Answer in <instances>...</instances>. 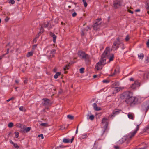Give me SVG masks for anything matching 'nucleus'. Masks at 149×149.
<instances>
[{
	"mask_svg": "<svg viewBox=\"0 0 149 149\" xmlns=\"http://www.w3.org/2000/svg\"><path fill=\"white\" fill-rule=\"evenodd\" d=\"M87 137V136L86 135H85L84 136H82L81 137V139H83L84 138H86Z\"/></svg>",
	"mask_w": 149,
	"mask_h": 149,
	"instance_id": "a19ab883",
	"label": "nucleus"
},
{
	"mask_svg": "<svg viewBox=\"0 0 149 149\" xmlns=\"http://www.w3.org/2000/svg\"><path fill=\"white\" fill-rule=\"evenodd\" d=\"M84 68H82L80 69L79 71L81 73H83L84 72Z\"/></svg>",
	"mask_w": 149,
	"mask_h": 149,
	"instance_id": "7c9ffc66",
	"label": "nucleus"
},
{
	"mask_svg": "<svg viewBox=\"0 0 149 149\" xmlns=\"http://www.w3.org/2000/svg\"><path fill=\"white\" fill-rule=\"evenodd\" d=\"M42 100L44 101V102H42V103L43 106H50L52 104L50 100L49 99L44 98H43Z\"/></svg>",
	"mask_w": 149,
	"mask_h": 149,
	"instance_id": "0eeeda50",
	"label": "nucleus"
},
{
	"mask_svg": "<svg viewBox=\"0 0 149 149\" xmlns=\"http://www.w3.org/2000/svg\"><path fill=\"white\" fill-rule=\"evenodd\" d=\"M23 106H21L19 107V109L21 111H23Z\"/></svg>",
	"mask_w": 149,
	"mask_h": 149,
	"instance_id": "6e6d98bb",
	"label": "nucleus"
},
{
	"mask_svg": "<svg viewBox=\"0 0 149 149\" xmlns=\"http://www.w3.org/2000/svg\"><path fill=\"white\" fill-rule=\"evenodd\" d=\"M40 125L42 126L46 127L47 125V124L45 123H42L40 124Z\"/></svg>",
	"mask_w": 149,
	"mask_h": 149,
	"instance_id": "c9c22d12",
	"label": "nucleus"
},
{
	"mask_svg": "<svg viewBox=\"0 0 149 149\" xmlns=\"http://www.w3.org/2000/svg\"><path fill=\"white\" fill-rule=\"evenodd\" d=\"M22 125L21 124L19 123L17 124V126L20 128H21L22 127Z\"/></svg>",
	"mask_w": 149,
	"mask_h": 149,
	"instance_id": "864d4df0",
	"label": "nucleus"
},
{
	"mask_svg": "<svg viewBox=\"0 0 149 149\" xmlns=\"http://www.w3.org/2000/svg\"><path fill=\"white\" fill-rule=\"evenodd\" d=\"M116 70H114V72L112 74H111V75H110V77H112L115 74H116Z\"/></svg>",
	"mask_w": 149,
	"mask_h": 149,
	"instance_id": "37998d69",
	"label": "nucleus"
},
{
	"mask_svg": "<svg viewBox=\"0 0 149 149\" xmlns=\"http://www.w3.org/2000/svg\"><path fill=\"white\" fill-rule=\"evenodd\" d=\"M70 67V65L69 64L66 65L65 67L63 68V69L64 70H68L69 69Z\"/></svg>",
	"mask_w": 149,
	"mask_h": 149,
	"instance_id": "c85d7f7f",
	"label": "nucleus"
},
{
	"mask_svg": "<svg viewBox=\"0 0 149 149\" xmlns=\"http://www.w3.org/2000/svg\"><path fill=\"white\" fill-rule=\"evenodd\" d=\"M5 55V54H3V55H2L1 56H0V60Z\"/></svg>",
	"mask_w": 149,
	"mask_h": 149,
	"instance_id": "13d9d810",
	"label": "nucleus"
},
{
	"mask_svg": "<svg viewBox=\"0 0 149 149\" xmlns=\"http://www.w3.org/2000/svg\"><path fill=\"white\" fill-rule=\"evenodd\" d=\"M94 118V116L93 115H91L89 117V119L91 120H93Z\"/></svg>",
	"mask_w": 149,
	"mask_h": 149,
	"instance_id": "c756f323",
	"label": "nucleus"
},
{
	"mask_svg": "<svg viewBox=\"0 0 149 149\" xmlns=\"http://www.w3.org/2000/svg\"><path fill=\"white\" fill-rule=\"evenodd\" d=\"M129 80L131 81H133L134 80V79L133 78H130L129 79Z\"/></svg>",
	"mask_w": 149,
	"mask_h": 149,
	"instance_id": "0e129e2a",
	"label": "nucleus"
},
{
	"mask_svg": "<svg viewBox=\"0 0 149 149\" xmlns=\"http://www.w3.org/2000/svg\"><path fill=\"white\" fill-rule=\"evenodd\" d=\"M109 52V48H106L101 56L100 60L97 63V65L100 66L105 65L106 63V59L105 58Z\"/></svg>",
	"mask_w": 149,
	"mask_h": 149,
	"instance_id": "f03ea898",
	"label": "nucleus"
},
{
	"mask_svg": "<svg viewBox=\"0 0 149 149\" xmlns=\"http://www.w3.org/2000/svg\"><path fill=\"white\" fill-rule=\"evenodd\" d=\"M15 137L16 138H17L19 136V133L18 132H15Z\"/></svg>",
	"mask_w": 149,
	"mask_h": 149,
	"instance_id": "f704fd0d",
	"label": "nucleus"
},
{
	"mask_svg": "<svg viewBox=\"0 0 149 149\" xmlns=\"http://www.w3.org/2000/svg\"><path fill=\"white\" fill-rule=\"evenodd\" d=\"M98 65H97L95 67L96 68L97 70H98L100 68H99L98 67Z\"/></svg>",
	"mask_w": 149,
	"mask_h": 149,
	"instance_id": "69168bd1",
	"label": "nucleus"
},
{
	"mask_svg": "<svg viewBox=\"0 0 149 149\" xmlns=\"http://www.w3.org/2000/svg\"><path fill=\"white\" fill-rule=\"evenodd\" d=\"M128 117L130 119H133L134 118V116L131 113H128Z\"/></svg>",
	"mask_w": 149,
	"mask_h": 149,
	"instance_id": "a878e982",
	"label": "nucleus"
},
{
	"mask_svg": "<svg viewBox=\"0 0 149 149\" xmlns=\"http://www.w3.org/2000/svg\"><path fill=\"white\" fill-rule=\"evenodd\" d=\"M94 109L96 111H99L101 110V109L100 107H97V105L96 103H94L93 104Z\"/></svg>",
	"mask_w": 149,
	"mask_h": 149,
	"instance_id": "2eb2a0df",
	"label": "nucleus"
},
{
	"mask_svg": "<svg viewBox=\"0 0 149 149\" xmlns=\"http://www.w3.org/2000/svg\"><path fill=\"white\" fill-rule=\"evenodd\" d=\"M38 136L39 137H41L42 139H43L44 138L42 134H41L40 135H38Z\"/></svg>",
	"mask_w": 149,
	"mask_h": 149,
	"instance_id": "09e8293b",
	"label": "nucleus"
},
{
	"mask_svg": "<svg viewBox=\"0 0 149 149\" xmlns=\"http://www.w3.org/2000/svg\"><path fill=\"white\" fill-rule=\"evenodd\" d=\"M9 18H8V17H6L5 19V22H7L9 20Z\"/></svg>",
	"mask_w": 149,
	"mask_h": 149,
	"instance_id": "49530a36",
	"label": "nucleus"
},
{
	"mask_svg": "<svg viewBox=\"0 0 149 149\" xmlns=\"http://www.w3.org/2000/svg\"><path fill=\"white\" fill-rule=\"evenodd\" d=\"M146 44L148 47H149V39L148 40V41L146 43Z\"/></svg>",
	"mask_w": 149,
	"mask_h": 149,
	"instance_id": "c03bdc74",
	"label": "nucleus"
},
{
	"mask_svg": "<svg viewBox=\"0 0 149 149\" xmlns=\"http://www.w3.org/2000/svg\"><path fill=\"white\" fill-rule=\"evenodd\" d=\"M9 49L8 48L7 49V52L6 54H5V55L8 54L9 52Z\"/></svg>",
	"mask_w": 149,
	"mask_h": 149,
	"instance_id": "bf43d9fd",
	"label": "nucleus"
},
{
	"mask_svg": "<svg viewBox=\"0 0 149 149\" xmlns=\"http://www.w3.org/2000/svg\"><path fill=\"white\" fill-rule=\"evenodd\" d=\"M77 15V14L76 13L74 12L72 14V15L73 17H75Z\"/></svg>",
	"mask_w": 149,
	"mask_h": 149,
	"instance_id": "a18cd8bd",
	"label": "nucleus"
},
{
	"mask_svg": "<svg viewBox=\"0 0 149 149\" xmlns=\"http://www.w3.org/2000/svg\"><path fill=\"white\" fill-rule=\"evenodd\" d=\"M14 99V97H11V98H10V99L7 100V102H8L10 101L11 100Z\"/></svg>",
	"mask_w": 149,
	"mask_h": 149,
	"instance_id": "de8ad7c7",
	"label": "nucleus"
},
{
	"mask_svg": "<svg viewBox=\"0 0 149 149\" xmlns=\"http://www.w3.org/2000/svg\"><path fill=\"white\" fill-rule=\"evenodd\" d=\"M49 21H47L44 22L43 24L45 28L47 27L49 25Z\"/></svg>",
	"mask_w": 149,
	"mask_h": 149,
	"instance_id": "412c9836",
	"label": "nucleus"
},
{
	"mask_svg": "<svg viewBox=\"0 0 149 149\" xmlns=\"http://www.w3.org/2000/svg\"><path fill=\"white\" fill-rule=\"evenodd\" d=\"M140 125V124L137 125L136 126V129L134 130V131H135L136 132H137V131H138L139 129Z\"/></svg>",
	"mask_w": 149,
	"mask_h": 149,
	"instance_id": "4c0bfd02",
	"label": "nucleus"
},
{
	"mask_svg": "<svg viewBox=\"0 0 149 149\" xmlns=\"http://www.w3.org/2000/svg\"><path fill=\"white\" fill-rule=\"evenodd\" d=\"M108 58L109 59V63L110 61H113L114 60V55L113 54H111L108 56Z\"/></svg>",
	"mask_w": 149,
	"mask_h": 149,
	"instance_id": "dca6fc26",
	"label": "nucleus"
},
{
	"mask_svg": "<svg viewBox=\"0 0 149 149\" xmlns=\"http://www.w3.org/2000/svg\"><path fill=\"white\" fill-rule=\"evenodd\" d=\"M110 81L107 80H104L102 81L103 83H107L109 82Z\"/></svg>",
	"mask_w": 149,
	"mask_h": 149,
	"instance_id": "58836bf2",
	"label": "nucleus"
},
{
	"mask_svg": "<svg viewBox=\"0 0 149 149\" xmlns=\"http://www.w3.org/2000/svg\"><path fill=\"white\" fill-rule=\"evenodd\" d=\"M10 142L11 144H12L13 145V146L15 148L17 149L19 148V146L17 143H14V142H13L12 140H10Z\"/></svg>",
	"mask_w": 149,
	"mask_h": 149,
	"instance_id": "6ab92c4d",
	"label": "nucleus"
},
{
	"mask_svg": "<svg viewBox=\"0 0 149 149\" xmlns=\"http://www.w3.org/2000/svg\"><path fill=\"white\" fill-rule=\"evenodd\" d=\"M24 129H23V126L21 128V130H20V132L22 133H24V132H23Z\"/></svg>",
	"mask_w": 149,
	"mask_h": 149,
	"instance_id": "8fccbe9b",
	"label": "nucleus"
},
{
	"mask_svg": "<svg viewBox=\"0 0 149 149\" xmlns=\"http://www.w3.org/2000/svg\"><path fill=\"white\" fill-rule=\"evenodd\" d=\"M82 1L83 3L84 6L85 7H86L87 6V3L86 2V0H82Z\"/></svg>",
	"mask_w": 149,
	"mask_h": 149,
	"instance_id": "2f4dec72",
	"label": "nucleus"
},
{
	"mask_svg": "<svg viewBox=\"0 0 149 149\" xmlns=\"http://www.w3.org/2000/svg\"><path fill=\"white\" fill-rule=\"evenodd\" d=\"M101 20V19L100 18H98L96 19V22L95 23L97 24H100V23H99V22Z\"/></svg>",
	"mask_w": 149,
	"mask_h": 149,
	"instance_id": "473e14b6",
	"label": "nucleus"
},
{
	"mask_svg": "<svg viewBox=\"0 0 149 149\" xmlns=\"http://www.w3.org/2000/svg\"><path fill=\"white\" fill-rule=\"evenodd\" d=\"M86 54L84 52L81 51H79L77 53L79 56L82 59L83 58Z\"/></svg>",
	"mask_w": 149,
	"mask_h": 149,
	"instance_id": "1a4fd4ad",
	"label": "nucleus"
},
{
	"mask_svg": "<svg viewBox=\"0 0 149 149\" xmlns=\"http://www.w3.org/2000/svg\"><path fill=\"white\" fill-rule=\"evenodd\" d=\"M74 139V137H72V138L71 139L70 141L71 143H72V142Z\"/></svg>",
	"mask_w": 149,
	"mask_h": 149,
	"instance_id": "4d7b16f0",
	"label": "nucleus"
},
{
	"mask_svg": "<svg viewBox=\"0 0 149 149\" xmlns=\"http://www.w3.org/2000/svg\"><path fill=\"white\" fill-rule=\"evenodd\" d=\"M43 32H42V31H39L38 32V35H40V34H41Z\"/></svg>",
	"mask_w": 149,
	"mask_h": 149,
	"instance_id": "680f3d73",
	"label": "nucleus"
},
{
	"mask_svg": "<svg viewBox=\"0 0 149 149\" xmlns=\"http://www.w3.org/2000/svg\"><path fill=\"white\" fill-rule=\"evenodd\" d=\"M116 43V42H114L111 48L112 50H116L120 46L119 45H117Z\"/></svg>",
	"mask_w": 149,
	"mask_h": 149,
	"instance_id": "4468645a",
	"label": "nucleus"
},
{
	"mask_svg": "<svg viewBox=\"0 0 149 149\" xmlns=\"http://www.w3.org/2000/svg\"><path fill=\"white\" fill-rule=\"evenodd\" d=\"M63 142L65 143H67L70 142V140L68 139L64 138L63 139Z\"/></svg>",
	"mask_w": 149,
	"mask_h": 149,
	"instance_id": "393cba45",
	"label": "nucleus"
},
{
	"mask_svg": "<svg viewBox=\"0 0 149 149\" xmlns=\"http://www.w3.org/2000/svg\"><path fill=\"white\" fill-rule=\"evenodd\" d=\"M100 24H97L95 23L93 25V27L95 30H97L99 28L100 26Z\"/></svg>",
	"mask_w": 149,
	"mask_h": 149,
	"instance_id": "f3484780",
	"label": "nucleus"
},
{
	"mask_svg": "<svg viewBox=\"0 0 149 149\" xmlns=\"http://www.w3.org/2000/svg\"><path fill=\"white\" fill-rule=\"evenodd\" d=\"M143 77L146 79L149 78V72H146L143 74Z\"/></svg>",
	"mask_w": 149,
	"mask_h": 149,
	"instance_id": "a211bd4d",
	"label": "nucleus"
},
{
	"mask_svg": "<svg viewBox=\"0 0 149 149\" xmlns=\"http://www.w3.org/2000/svg\"><path fill=\"white\" fill-rule=\"evenodd\" d=\"M129 37L128 35H127L126 36L125 38V40L126 41H128L129 40Z\"/></svg>",
	"mask_w": 149,
	"mask_h": 149,
	"instance_id": "ea45409f",
	"label": "nucleus"
},
{
	"mask_svg": "<svg viewBox=\"0 0 149 149\" xmlns=\"http://www.w3.org/2000/svg\"><path fill=\"white\" fill-rule=\"evenodd\" d=\"M121 111V109H116L114 110L113 112V114L111 115V117H114L116 115L119 114L120 112Z\"/></svg>",
	"mask_w": 149,
	"mask_h": 149,
	"instance_id": "9b49d317",
	"label": "nucleus"
},
{
	"mask_svg": "<svg viewBox=\"0 0 149 149\" xmlns=\"http://www.w3.org/2000/svg\"><path fill=\"white\" fill-rule=\"evenodd\" d=\"M9 3H11V4H14L15 1L14 0H9Z\"/></svg>",
	"mask_w": 149,
	"mask_h": 149,
	"instance_id": "e433bc0d",
	"label": "nucleus"
},
{
	"mask_svg": "<svg viewBox=\"0 0 149 149\" xmlns=\"http://www.w3.org/2000/svg\"><path fill=\"white\" fill-rule=\"evenodd\" d=\"M149 109V105L146 108V112Z\"/></svg>",
	"mask_w": 149,
	"mask_h": 149,
	"instance_id": "5fc2aeb1",
	"label": "nucleus"
},
{
	"mask_svg": "<svg viewBox=\"0 0 149 149\" xmlns=\"http://www.w3.org/2000/svg\"><path fill=\"white\" fill-rule=\"evenodd\" d=\"M61 72H58L56 73V74L54 75V77L55 79H57L58 77V76L61 75Z\"/></svg>",
	"mask_w": 149,
	"mask_h": 149,
	"instance_id": "b1692460",
	"label": "nucleus"
},
{
	"mask_svg": "<svg viewBox=\"0 0 149 149\" xmlns=\"http://www.w3.org/2000/svg\"><path fill=\"white\" fill-rule=\"evenodd\" d=\"M136 132H136L135 131H134V132H131L130 133V135H129L130 138H132L135 135V134Z\"/></svg>",
	"mask_w": 149,
	"mask_h": 149,
	"instance_id": "aec40b11",
	"label": "nucleus"
},
{
	"mask_svg": "<svg viewBox=\"0 0 149 149\" xmlns=\"http://www.w3.org/2000/svg\"><path fill=\"white\" fill-rule=\"evenodd\" d=\"M147 148V147L146 146H145L143 148H139L137 149H146Z\"/></svg>",
	"mask_w": 149,
	"mask_h": 149,
	"instance_id": "e2e57ef3",
	"label": "nucleus"
},
{
	"mask_svg": "<svg viewBox=\"0 0 149 149\" xmlns=\"http://www.w3.org/2000/svg\"><path fill=\"white\" fill-rule=\"evenodd\" d=\"M114 148L115 149H119V147L117 146H115L114 147Z\"/></svg>",
	"mask_w": 149,
	"mask_h": 149,
	"instance_id": "338daca9",
	"label": "nucleus"
},
{
	"mask_svg": "<svg viewBox=\"0 0 149 149\" xmlns=\"http://www.w3.org/2000/svg\"><path fill=\"white\" fill-rule=\"evenodd\" d=\"M23 129L24 131L23 132H24V133H27L28 132H29L31 129V127H26V126L25 125L23 126Z\"/></svg>",
	"mask_w": 149,
	"mask_h": 149,
	"instance_id": "ddd939ff",
	"label": "nucleus"
},
{
	"mask_svg": "<svg viewBox=\"0 0 149 149\" xmlns=\"http://www.w3.org/2000/svg\"><path fill=\"white\" fill-rule=\"evenodd\" d=\"M67 118L70 120H72L74 119V116L70 115H68L67 116Z\"/></svg>",
	"mask_w": 149,
	"mask_h": 149,
	"instance_id": "bb28decb",
	"label": "nucleus"
},
{
	"mask_svg": "<svg viewBox=\"0 0 149 149\" xmlns=\"http://www.w3.org/2000/svg\"><path fill=\"white\" fill-rule=\"evenodd\" d=\"M55 53V51L53 50L50 51V54L48 56L49 59H50L51 58L54 56V54Z\"/></svg>",
	"mask_w": 149,
	"mask_h": 149,
	"instance_id": "f8f14e48",
	"label": "nucleus"
},
{
	"mask_svg": "<svg viewBox=\"0 0 149 149\" xmlns=\"http://www.w3.org/2000/svg\"><path fill=\"white\" fill-rule=\"evenodd\" d=\"M37 39L36 38H35L33 40V42L34 43H36V41H37Z\"/></svg>",
	"mask_w": 149,
	"mask_h": 149,
	"instance_id": "052dcab7",
	"label": "nucleus"
},
{
	"mask_svg": "<svg viewBox=\"0 0 149 149\" xmlns=\"http://www.w3.org/2000/svg\"><path fill=\"white\" fill-rule=\"evenodd\" d=\"M133 93L130 91H126L121 94L120 97L127 106L133 107L138 103L137 99L133 96Z\"/></svg>",
	"mask_w": 149,
	"mask_h": 149,
	"instance_id": "f257e3e1",
	"label": "nucleus"
},
{
	"mask_svg": "<svg viewBox=\"0 0 149 149\" xmlns=\"http://www.w3.org/2000/svg\"><path fill=\"white\" fill-rule=\"evenodd\" d=\"M82 59H84L86 63H87L90 61V56L89 55L86 54Z\"/></svg>",
	"mask_w": 149,
	"mask_h": 149,
	"instance_id": "6e6552de",
	"label": "nucleus"
},
{
	"mask_svg": "<svg viewBox=\"0 0 149 149\" xmlns=\"http://www.w3.org/2000/svg\"><path fill=\"white\" fill-rule=\"evenodd\" d=\"M138 56L139 58L142 59L144 57V55L143 53H141L138 54Z\"/></svg>",
	"mask_w": 149,
	"mask_h": 149,
	"instance_id": "5701e85b",
	"label": "nucleus"
},
{
	"mask_svg": "<svg viewBox=\"0 0 149 149\" xmlns=\"http://www.w3.org/2000/svg\"><path fill=\"white\" fill-rule=\"evenodd\" d=\"M13 123L12 122H10L8 124V126L10 127L11 128L13 127Z\"/></svg>",
	"mask_w": 149,
	"mask_h": 149,
	"instance_id": "72a5a7b5",
	"label": "nucleus"
},
{
	"mask_svg": "<svg viewBox=\"0 0 149 149\" xmlns=\"http://www.w3.org/2000/svg\"><path fill=\"white\" fill-rule=\"evenodd\" d=\"M40 31H41L42 32H43L44 31V29L43 27L42 26H41L40 29Z\"/></svg>",
	"mask_w": 149,
	"mask_h": 149,
	"instance_id": "603ef678",
	"label": "nucleus"
},
{
	"mask_svg": "<svg viewBox=\"0 0 149 149\" xmlns=\"http://www.w3.org/2000/svg\"><path fill=\"white\" fill-rule=\"evenodd\" d=\"M116 70H114V72L112 74H111V75H110V77H112L115 74H116Z\"/></svg>",
	"mask_w": 149,
	"mask_h": 149,
	"instance_id": "79ce46f5",
	"label": "nucleus"
},
{
	"mask_svg": "<svg viewBox=\"0 0 149 149\" xmlns=\"http://www.w3.org/2000/svg\"><path fill=\"white\" fill-rule=\"evenodd\" d=\"M140 86V83L138 81H135L134 83L132 84L129 87V88L132 90H135L136 86L139 87Z\"/></svg>",
	"mask_w": 149,
	"mask_h": 149,
	"instance_id": "423d86ee",
	"label": "nucleus"
},
{
	"mask_svg": "<svg viewBox=\"0 0 149 149\" xmlns=\"http://www.w3.org/2000/svg\"><path fill=\"white\" fill-rule=\"evenodd\" d=\"M33 55V52H28L26 56L27 57H29L31 56H32Z\"/></svg>",
	"mask_w": 149,
	"mask_h": 149,
	"instance_id": "cd10ccee",
	"label": "nucleus"
},
{
	"mask_svg": "<svg viewBox=\"0 0 149 149\" xmlns=\"http://www.w3.org/2000/svg\"><path fill=\"white\" fill-rule=\"evenodd\" d=\"M121 90L120 87H116L114 88V91L115 92H115L116 93L118 92L120 90Z\"/></svg>",
	"mask_w": 149,
	"mask_h": 149,
	"instance_id": "4be33fe9",
	"label": "nucleus"
},
{
	"mask_svg": "<svg viewBox=\"0 0 149 149\" xmlns=\"http://www.w3.org/2000/svg\"><path fill=\"white\" fill-rule=\"evenodd\" d=\"M107 119L106 118H104L102 120V123L104 125L102 127L103 130L102 131L101 135L102 136L106 132L108 125V122H107Z\"/></svg>",
	"mask_w": 149,
	"mask_h": 149,
	"instance_id": "7ed1b4c3",
	"label": "nucleus"
},
{
	"mask_svg": "<svg viewBox=\"0 0 149 149\" xmlns=\"http://www.w3.org/2000/svg\"><path fill=\"white\" fill-rule=\"evenodd\" d=\"M113 7L115 9H118L122 6V2L120 0H115L113 2Z\"/></svg>",
	"mask_w": 149,
	"mask_h": 149,
	"instance_id": "39448f33",
	"label": "nucleus"
},
{
	"mask_svg": "<svg viewBox=\"0 0 149 149\" xmlns=\"http://www.w3.org/2000/svg\"><path fill=\"white\" fill-rule=\"evenodd\" d=\"M84 35V31H82L81 32V36H83Z\"/></svg>",
	"mask_w": 149,
	"mask_h": 149,
	"instance_id": "3c124183",
	"label": "nucleus"
},
{
	"mask_svg": "<svg viewBox=\"0 0 149 149\" xmlns=\"http://www.w3.org/2000/svg\"><path fill=\"white\" fill-rule=\"evenodd\" d=\"M123 40L122 37L121 36H119L116 39V41H115L117 45L119 46V47H122L121 48L123 50L125 48L124 45L122 42Z\"/></svg>",
	"mask_w": 149,
	"mask_h": 149,
	"instance_id": "20e7f679",
	"label": "nucleus"
},
{
	"mask_svg": "<svg viewBox=\"0 0 149 149\" xmlns=\"http://www.w3.org/2000/svg\"><path fill=\"white\" fill-rule=\"evenodd\" d=\"M115 85L116 86V85L118 86L119 83L118 82H115Z\"/></svg>",
	"mask_w": 149,
	"mask_h": 149,
	"instance_id": "774afa93",
	"label": "nucleus"
},
{
	"mask_svg": "<svg viewBox=\"0 0 149 149\" xmlns=\"http://www.w3.org/2000/svg\"><path fill=\"white\" fill-rule=\"evenodd\" d=\"M49 35L52 37L53 38V41L54 43H55L56 42V40L57 38V36L53 33L50 32Z\"/></svg>",
	"mask_w": 149,
	"mask_h": 149,
	"instance_id": "9d476101",
	"label": "nucleus"
}]
</instances>
